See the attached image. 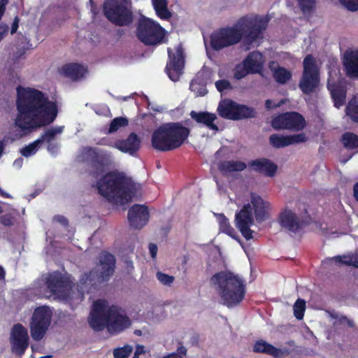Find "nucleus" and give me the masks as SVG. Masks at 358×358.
Instances as JSON below:
<instances>
[{
    "label": "nucleus",
    "instance_id": "nucleus-1",
    "mask_svg": "<svg viewBox=\"0 0 358 358\" xmlns=\"http://www.w3.org/2000/svg\"><path fill=\"white\" fill-rule=\"evenodd\" d=\"M16 108L15 124L25 134L50 125L58 115L55 101L42 91L29 87H17Z\"/></svg>",
    "mask_w": 358,
    "mask_h": 358
},
{
    "label": "nucleus",
    "instance_id": "nucleus-2",
    "mask_svg": "<svg viewBox=\"0 0 358 358\" xmlns=\"http://www.w3.org/2000/svg\"><path fill=\"white\" fill-rule=\"evenodd\" d=\"M267 21L257 15H245L240 17L233 26L220 28L211 34L210 45L215 51H220L238 44L241 41L246 49L258 40L263 38Z\"/></svg>",
    "mask_w": 358,
    "mask_h": 358
},
{
    "label": "nucleus",
    "instance_id": "nucleus-3",
    "mask_svg": "<svg viewBox=\"0 0 358 358\" xmlns=\"http://www.w3.org/2000/svg\"><path fill=\"white\" fill-rule=\"evenodd\" d=\"M88 321L91 328L96 331L106 327L110 332L117 333L131 325L125 310L117 305L108 306L105 299H97L93 303Z\"/></svg>",
    "mask_w": 358,
    "mask_h": 358
},
{
    "label": "nucleus",
    "instance_id": "nucleus-4",
    "mask_svg": "<svg viewBox=\"0 0 358 358\" xmlns=\"http://www.w3.org/2000/svg\"><path fill=\"white\" fill-rule=\"evenodd\" d=\"M100 195L108 202L124 205L131 201L134 195V185L131 179L118 171L106 173L96 182Z\"/></svg>",
    "mask_w": 358,
    "mask_h": 358
},
{
    "label": "nucleus",
    "instance_id": "nucleus-5",
    "mask_svg": "<svg viewBox=\"0 0 358 358\" xmlns=\"http://www.w3.org/2000/svg\"><path fill=\"white\" fill-rule=\"evenodd\" d=\"M221 303L227 308L238 306L244 299L246 285L244 279L230 271L215 273L210 279Z\"/></svg>",
    "mask_w": 358,
    "mask_h": 358
},
{
    "label": "nucleus",
    "instance_id": "nucleus-6",
    "mask_svg": "<svg viewBox=\"0 0 358 358\" xmlns=\"http://www.w3.org/2000/svg\"><path fill=\"white\" fill-rule=\"evenodd\" d=\"M189 128L181 122H167L154 130L151 137L153 148L160 152H168L179 148L188 138Z\"/></svg>",
    "mask_w": 358,
    "mask_h": 358
},
{
    "label": "nucleus",
    "instance_id": "nucleus-7",
    "mask_svg": "<svg viewBox=\"0 0 358 358\" xmlns=\"http://www.w3.org/2000/svg\"><path fill=\"white\" fill-rule=\"evenodd\" d=\"M116 259L111 253L103 251L99 259L100 268L92 269L89 273H85L80 279L82 285L96 287L107 282L115 273Z\"/></svg>",
    "mask_w": 358,
    "mask_h": 358
},
{
    "label": "nucleus",
    "instance_id": "nucleus-8",
    "mask_svg": "<svg viewBox=\"0 0 358 358\" xmlns=\"http://www.w3.org/2000/svg\"><path fill=\"white\" fill-rule=\"evenodd\" d=\"M103 12L108 21L116 26H129L134 21L131 0H105Z\"/></svg>",
    "mask_w": 358,
    "mask_h": 358
},
{
    "label": "nucleus",
    "instance_id": "nucleus-9",
    "mask_svg": "<svg viewBox=\"0 0 358 358\" xmlns=\"http://www.w3.org/2000/svg\"><path fill=\"white\" fill-rule=\"evenodd\" d=\"M136 36L146 45H156L166 42L165 29L154 20L143 17L138 21Z\"/></svg>",
    "mask_w": 358,
    "mask_h": 358
},
{
    "label": "nucleus",
    "instance_id": "nucleus-10",
    "mask_svg": "<svg viewBox=\"0 0 358 358\" xmlns=\"http://www.w3.org/2000/svg\"><path fill=\"white\" fill-rule=\"evenodd\" d=\"M80 161L88 164L96 175L103 173L112 164L110 154L95 147L83 148L79 155Z\"/></svg>",
    "mask_w": 358,
    "mask_h": 358
},
{
    "label": "nucleus",
    "instance_id": "nucleus-11",
    "mask_svg": "<svg viewBox=\"0 0 358 358\" xmlns=\"http://www.w3.org/2000/svg\"><path fill=\"white\" fill-rule=\"evenodd\" d=\"M303 71L299 80V87L303 94H309L313 92L320 83V73L315 60L312 55L305 57Z\"/></svg>",
    "mask_w": 358,
    "mask_h": 358
},
{
    "label": "nucleus",
    "instance_id": "nucleus-12",
    "mask_svg": "<svg viewBox=\"0 0 358 358\" xmlns=\"http://www.w3.org/2000/svg\"><path fill=\"white\" fill-rule=\"evenodd\" d=\"M271 126L275 130H288L292 132H299L305 129L306 121L301 113L296 111H289L273 117L271 120Z\"/></svg>",
    "mask_w": 358,
    "mask_h": 358
},
{
    "label": "nucleus",
    "instance_id": "nucleus-13",
    "mask_svg": "<svg viewBox=\"0 0 358 358\" xmlns=\"http://www.w3.org/2000/svg\"><path fill=\"white\" fill-rule=\"evenodd\" d=\"M52 320V312L46 306L35 309L30 322V334L34 341L41 340L45 335Z\"/></svg>",
    "mask_w": 358,
    "mask_h": 358
},
{
    "label": "nucleus",
    "instance_id": "nucleus-14",
    "mask_svg": "<svg viewBox=\"0 0 358 358\" xmlns=\"http://www.w3.org/2000/svg\"><path fill=\"white\" fill-rule=\"evenodd\" d=\"M168 60L165 67V72L173 82H176L184 73L185 64V55L182 43H179L173 51L169 48Z\"/></svg>",
    "mask_w": 358,
    "mask_h": 358
},
{
    "label": "nucleus",
    "instance_id": "nucleus-15",
    "mask_svg": "<svg viewBox=\"0 0 358 358\" xmlns=\"http://www.w3.org/2000/svg\"><path fill=\"white\" fill-rule=\"evenodd\" d=\"M10 343L11 351L18 357L24 355L29 345L27 329L20 323L13 326L10 331Z\"/></svg>",
    "mask_w": 358,
    "mask_h": 358
},
{
    "label": "nucleus",
    "instance_id": "nucleus-16",
    "mask_svg": "<svg viewBox=\"0 0 358 358\" xmlns=\"http://www.w3.org/2000/svg\"><path fill=\"white\" fill-rule=\"evenodd\" d=\"M45 285L51 295L63 297L69 287V281L59 272H54L48 275Z\"/></svg>",
    "mask_w": 358,
    "mask_h": 358
},
{
    "label": "nucleus",
    "instance_id": "nucleus-17",
    "mask_svg": "<svg viewBox=\"0 0 358 358\" xmlns=\"http://www.w3.org/2000/svg\"><path fill=\"white\" fill-rule=\"evenodd\" d=\"M307 141L308 137L304 133L287 136L273 134L269 137V143L275 148H282L291 145L305 143Z\"/></svg>",
    "mask_w": 358,
    "mask_h": 358
},
{
    "label": "nucleus",
    "instance_id": "nucleus-18",
    "mask_svg": "<svg viewBox=\"0 0 358 358\" xmlns=\"http://www.w3.org/2000/svg\"><path fill=\"white\" fill-rule=\"evenodd\" d=\"M141 145V138L134 132H131L126 139L116 141L114 147L122 152L134 156L139 150Z\"/></svg>",
    "mask_w": 358,
    "mask_h": 358
},
{
    "label": "nucleus",
    "instance_id": "nucleus-19",
    "mask_svg": "<svg viewBox=\"0 0 358 358\" xmlns=\"http://www.w3.org/2000/svg\"><path fill=\"white\" fill-rule=\"evenodd\" d=\"M327 88L336 108H339L345 103L348 88L345 82L338 80L330 83L328 81Z\"/></svg>",
    "mask_w": 358,
    "mask_h": 358
},
{
    "label": "nucleus",
    "instance_id": "nucleus-20",
    "mask_svg": "<svg viewBox=\"0 0 358 358\" xmlns=\"http://www.w3.org/2000/svg\"><path fill=\"white\" fill-rule=\"evenodd\" d=\"M248 166L255 172L267 177H273L278 170L277 165L266 158H259L248 162Z\"/></svg>",
    "mask_w": 358,
    "mask_h": 358
},
{
    "label": "nucleus",
    "instance_id": "nucleus-21",
    "mask_svg": "<svg viewBox=\"0 0 358 358\" xmlns=\"http://www.w3.org/2000/svg\"><path fill=\"white\" fill-rule=\"evenodd\" d=\"M59 71L64 77L77 81L84 78L87 72V68L78 63H69L63 65Z\"/></svg>",
    "mask_w": 358,
    "mask_h": 358
},
{
    "label": "nucleus",
    "instance_id": "nucleus-22",
    "mask_svg": "<svg viewBox=\"0 0 358 358\" xmlns=\"http://www.w3.org/2000/svg\"><path fill=\"white\" fill-rule=\"evenodd\" d=\"M243 64L248 68L250 73H259L264 67V55L259 51L251 52L243 60Z\"/></svg>",
    "mask_w": 358,
    "mask_h": 358
},
{
    "label": "nucleus",
    "instance_id": "nucleus-23",
    "mask_svg": "<svg viewBox=\"0 0 358 358\" xmlns=\"http://www.w3.org/2000/svg\"><path fill=\"white\" fill-rule=\"evenodd\" d=\"M252 350L254 352L266 354L274 358H282L287 354V350L278 348L262 339L255 343Z\"/></svg>",
    "mask_w": 358,
    "mask_h": 358
},
{
    "label": "nucleus",
    "instance_id": "nucleus-24",
    "mask_svg": "<svg viewBox=\"0 0 358 358\" xmlns=\"http://www.w3.org/2000/svg\"><path fill=\"white\" fill-rule=\"evenodd\" d=\"M189 115L197 124L205 126L214 131L218 130V127L215 124V121L217 120V116L215 113L208 111L196 112L192 110Z\"/></svg>",
    "mask_w": 358,
    "mask_h": 358
},
{
    "label": "nucleus",
    "instance_id": "nucleus-25",
    "mask_svg": "<svg viewBox=\"0 0 358 358\" xmlns=\"http://www.w3.org/2000/svg\"><path fill=\"white\" fill-rule=\"evenodd\" d=\"M149 210L145 205L134 204L128 210V220L130 224L138 222L146 224L149 221Z\"/></svg>",
    "mask_w": 358,
    "mask_h": 358
},
{
    "label": "nucleus",
    "instance_id": "nucleus-26",
    "mask_svg": "<svg viewBox=\"0 0 358 358\" xmlns=\"http://www.w3.org/2000/svg\"><path fill=\"white\" fill-rule=\"evenodd\" d=\"M346 74L350 78L358 77V51H346L343 55Z\"/></svg>",
    "mask_w": 358,
    "mask_h": 358
},
{
    "label": "nucleus",
    "instance_id": "nucleus-27",
    "mask_svg": "<svg viewBox=\"0 0 358 358\" xmlns=\"http://www.w3.org/2000/svg\"><path fill=\"white\" fill-rule=\"evenodd\" d=\"M238 103L231 99H224L217 107L219 115L224 119L235 120Z\"/></svg>",
    "mask_w": 358,
    "mask_h": 358
},
{
    "label": "nucleus",
    "instance_id": "nucleus-28",
    "mask_svg": "<svg viewBox=\"0 0 358 358\" xmlns=\"http://www.w3.org/2000/svg\"><path fill=\"white\" fill-rule=\"evenodd\" d=\"M252 209L257 222H262L267 216L268 203L265 202L259 196L252 194Z\"/></svg>",
    "mask_w": 358,
    "mask_h": 358
},
{
    "label": "nucleus",
    "instance_id": "nucleus-29",
    "mask_svg": "<svg viewBox=\"0 0 358 358\" xmlns=\"http://www.w3.org/2000/svg\"><path fill=\"white\" fill-rule=\"evenodd\" d=\"M220 173L225 176L235 171H242L247 167V164L241 161L224 160L221 161L217 165Z\"/></svg>",
    "mask_w": 358,
    "mask_h": 358
},
{
    "label": "nucleus",
    "instance_id": "nucleus-30",
    "mask_svg": "<svg viewBox=\"0 0 358 358\" xmlns=\"http://www.w3.org/2000/svg\"><path fill=\"white\" fill-rule=\"evenodd\" d=\"M278 65L275 62L269 63V69L273 72V76L275 81L280 84H285L292 78V73L289 71L284 67L278 66L275 68L274 66Z\"/></svg>",
    "mask_w": 358,
    "mask_h": 358
},
{
    "label": "nucleus",
    "instance_id": "nucleus-31",
    "mask_svg": "<svg viewBox=\"0 0 358 358\" xmlns=\"http://www.w3.org/2000/svg\"><path fill=\"white\" fill-rule=\"evenodd\" d=\"M236 224H254L253 209L250 203L245 204L235 215Z\"/></svg>",
    "mask_w": 358,
    "mask_h": 358
},
{
    "label": "nucleus",
    "instance_id": "nucleus-32",
    "mask_svg": "<svg viewBox=\"0 0 358 358\" xmlns=\"http://www.w3.org/2000/svg\"><path fill=\"white\" fill-rule=\"evenodd\" d=\"M331 318L334 319L335 321L333 322V327L338 330L339 329H345L346 328H354L355 323L352 320L349 319L345 315H340L336 312L333 311L329 313Z\"/></svg>",
    "mask_w": 358,
    "mask_h": 358
},
{
    "label": "nucleus",
    "instance_id": "nucleus-33",
    "mask_svg": "<svg viewBox=\"0 0 358 358\" xmlns=\"http://www.w3.org/2000/svg\"><path fill=\"white\" fill-rule=\"evenodd\" d=\"M202 76V73H198L189 85L190 90L194 92L196 96H204L207 93L206 83L203 81Z\"/></svg>",
    "mask_w": 358,
    "mask_h": 358
},
{
    "label": "nucleus",
    "instance_id": "nucleus-34",
    "mask_svg": "<svg viewBox=\"0 0 358 358\" xmlns=\"http://www.w3.org/2000/svg\"><path fill=\"white\" fill-rule=\"evenodd\" d=\"M345 112L352 122L358 123V94L354 95L350 99L345 107Z\"/></svg>",
    "mask_w": 358,
    "mask_h": 358
},
{
    "label": "nucleus",
    "instance_id": "nucleus-35",
    "mask_svg": "<svg viewBox=\"0 0 358 358\" xmlns=\"http://www.w3.org/2000/svg\"><path fill=\"white\" fill-rule=\"evenodd\" d=\"M157 15L162 20H168L171 17V13L167 7V0H152Z\"/></svg>",
    "mask_w": 358,
    "mask_h": 358
},
{
    "label": "nucleus",
    "instance_id": "nucleus-36",
    "mask_svg": "<svg viewBox=\"0 0 358 358\" xmlns=\"http://www.w3.org/2000/svg\"><path fill=\"white\" fill-rule=\"evenodd\" d=\"M341 142L347 150L358 148V135L352 132H345L341 138Z\"/></svg>",
    "mask_w": 358,
    "mask_h": 358
},
{
    "label": "nucleus",
    "instance_id": "nucleus-37",
    "mask_svg": "<svg viewBox=\"0 0 358 358\" xmlns=\"http://www.w3.org/2000/svg\"><path fill=\"white\" fill-rule=\"evenodd\" d=\"M256 115L257 112L254 108L238 103L235 120L250 119L255 117Z\"/></svg>",
    "mask_w": 358,
    "mask_h": 358
},
{
    "label": "nucleus",
    "instance_id": "nucleus-38",
    "mask_svg": "<svg viewBox=\"0 0 358 358\" xmlns=\"http://www.w3.org/2000/svg\"><path fill=\"white\" fill-rule=\"evenodd\" d=\"M279 224H300L299 217L294 211L285 208L279 215Z\"/></svg>",
    "mask_w": 358,
    "mask_h": 358
},
{
    "label": "nucleus",
    "instance_id": "nucleus-39",
    "mask_svg": "<svg viewBox=\"0 0 358 358\" xmlns=\"http://www.w3.org/2000/svg\"><path fill=\"white\" fill-rule=\"evenodd\" d=\"M306 225H281L280 231L289 234L294 238H301L305 232L304 227Z\"/></svg>",
    "mask_w": 358,
    "mask_h": 358
},
{
    "label": "nucleus",
    "instance_id": "nucleus-40",
    "mask_svg": "<svg viewBox=\"0 0 358 358\" xmlns=\"http://www.w3.org/2000/svg\"><path fill=\"white\" fill-rule=\"evenodd\" d=\"M63 127L50 128L42 134L38 140L40 141L41 144L43 142H52L55 138L57 134H61L63 131Z\"/></svg>",
    "mask_w": 358,
    "mask_h": 358
},
{
    "label": "nucleus",
    "instance_id": "nucleus-41",
    "mask_svg": "<svg viewBox=\"0 0 358 358\" xmlns=\"http://www.w3.org/2000/svg\"><path fill=\"white\" fill-rule=\"evenodd\" d=\"M303 14H312L316 8V0H296Z\"/></svg>",
    "mask_w": 358,
    "mask_h": 358
},
{
    "label": "nucleus",
    "instance_id": "nucleus-42",
    "mask_svg": "<svg viewBox=\"0 0 358 358\" xmlns=\"http://www.w3.org/2000/svg\"><path fill=\"white\" fill-rule=\"evenodd\" d=\"M128 124L129 121L127 118L124 117H115L110 122L108 133H114L121 127L127 126Z\"/></svg>",
    "mask_w": 358,
    "mask_h": 358
},
{
    "label": "nucleus",
    "instance_id": "nucleus-43",
    "mask_svg": "<svg viewBox=\"0 0 358 358\" xmlns=\"http://www.w3.org/2000/svg\"><path fill=\"white\" fill-rule=\"evenodd\" d=\"M294 315L297 320H302L306 310V301L303 299H298L294 304Z\"/></svg>",
    "mask_w": 358,
    "mask_h": 358
},
{
    "label": "nucleus",
    "instance_id": "nucleus-44",
    "mask_svg": "<svg viewBox=\"0 0 358 358\" xmlns=\"http://www.w3.org/2000/svg\"><path fill=\"white\" fill-rule=\"evenodd\" d=\"M20 216L15 212L13 211L2 215L1 221V224H20L21 222H24V220L22 219L20 220Z\"/></svg>",
    "mask_w": 358,
    "mask_h": 358
},
{
    "label": "nucleus",
    "instance_id": "nucleus-45",
    "mask_svg": "<svg viewBox=\"0 0 358 358\" xmlns=\"http://www.w3.org/2000/svg\"><path fill=\"white\" fill-rule=\"evenodd\" d=\"M133 351V348L129 345L117 348L113 350L114 358H128Z\"/></svg>",
    "mask_w": 358,
    "mask_h": 358
},
{
    "label": "nucleus",
    "instance_id": "nucleus-46",
    "mask_svg": "<svg viewBox=\"0 0 358 358\" xmlns=\"http://www.w3.org/2000/svg\"><path fill=\"white\" fill-rule=\"evenodd\" d=\"M40 141L38 139L21 149L20 153L25 157L34 155L38 150Z\"/></svg>",
    "mask_w": 358,
    "mask_h": 358
},
{
    "label": "nucleus",
    "instance_id": "nucleus-47",
    "mask_svg": "<svg viewBox=\"0 0 358 358\" xmlns=\"http://www.w3.org/2000/svg\"><path fill=\"white\" fill-rule=\"evenodd\" d=\"M317 231L322 236H326L327 238L330 237H338L339 234L337 232L336 229H334V227L331 225L330 228L326 225V227L323 228L322 225H317ZM340 234H342L340 233Z\"/></svg>",
    "mask_w": 358,
    "mask_h": 358
},
{
    "label": "nucleus",
    "instance_id": "nucleus-48",
    "mask_svg": "<svg viewBox=\"0 0 358 358\" xmlns=\"http://www.w3.org/2000/svg\"><path fill=\"white\" fill-rule=\"evenodd\" d=\"M157 278L162 284L164 285H171L174 281L173 276L169 275L160 271L157 273Z\"/></svg>",
    "mask_w": 358,
    "mask_h": 358
},
{
    "label": "nucleus",
    "instance_id": "nucleus-49",
    "mask_svg": "<svg viewBox=\"0 0 358 358\" xmlns=\"http://www.w3.org/2000/svg\"><path fill=\"white\" fill-rule=\"evenodd\" d=\"M249 73H250V72H249L248 68L243 64V66H237L236 67L234 77L237 80H241Z\"/></svg>",
    "mask_w": 358,
    "mask_h": 358
},
{
    "label": "nucleus",
    "instance_id": "nucleus-50",
    "mask_svg": "<svg viewBox=\"0 0 358 358\" xmlns=\"http://www.w3.org/2000/svg\"><path fill=\"white\" fill-rule=\"evenodd\" d=\"M339 1L350 11L355 12L358 10V1L357 0H339Z\"/></svg>",
    "mask_w": 358,
    "mask_h": 358
},
{
    "label": "nucleus",
    "instance_id": "nucleus-51",
    "mask_svg": "<svg viewBox=\"0 0 358 358\" xmlns=\"http://www.w3.org/2000/svg\"><path fill=\"white\" fill-rule=\"evenodd\" d=\"M220 229L228 234L229 236L235 240L239 239L238 232L231 227V225H220Z\"/></svg>",
    "mask_w": 358,
    "mask_h": 358
},
{
    "label": "nucleus",
    "instance_id": "nucleus-52",
    "mask_svg": "<svg viewBox=\"0 0 358 358\" xmlns=\"http://www.w3.org/2000/svg\"><path fill=\"white\" fill-rule=\"evenodd\" d=\"M250 226L251 225H236L241 234L246 240L252 238L253 231L250 229Z\"/></svg>",
    "mask_w": 358,
    "mask_h": 358
},
{
    "label": "nucleus",
    "instance_id": "nucleus-53",
    "mask_svg": "<svg viewBox=\"0 0 358 358\" xmlns=\"http://www.w3.org/2000/svg\"><path fill=\"white\" fill-rule=\"evenodd\" d=\"M215 87L217 90L222 92L225 90H229L231 88V83L227 80H219L215 82Z\"/></svg>",
    "mask_w": 358,
    "mask_h": 358
},
{
    "label": "nucleus",
    "instance_id": "nucleus-54",
    "mask_svg": "<svg viewBox=\"0 0 358 358\" xmlns=\"http://www.w3.org/2000/svg\"><path fill=\"white\" fill-rule=\"evenodd\" d=\"M179 345L176 352L171 353L174 354L176 357H171V358H183L187 355V348L181 343H179Z\"/></svg>",
    "mask_w": 358,
    "mask_h": 358
},
{
    "label": "nucleus",
    "instance_id": "nucleus-55",
    "mask_svg": "<svg viewBox=\"0 0 358 358\" xmlns=\"http://www.w3.org/2000/svg\"><path fill=\"white\" fill-rule=\"evenodd\" d=\"M149 251L152 259H155L157 253V246L156 244L150 243L148 245Z\"/></svg>",
    "mask_w": 358,
    "mask_h": 358
},
{
    "label": "nucleus",
    "instance_id": "nucleus-56",
    "mask_svg": "<svg viewBox=\"0 0 358 358\" xmlns=\"http://www.w3.org/2000/svg\"><path fill=\"white\" fill-rule=\"evenodd\" d=\"M19 22H20V19H19L18 16H15L14 17L13 22L11 25V28H10V34H14L15 33H16V31L19 27Z\"/></svg>",
    "mask_w": 358,
    "mask_h": 358
},
{
    "label": "nucleus",
    "instance_id": "nucleus-57",
    "mask_svg": "<svg viewBox=\"0 0 358 358\" xmlns=\"http://www.w3.org/2000/svg\"><path fill=\"white\" fill-rule=\"evenodd\" d=\"M350 259H352V256L343 255V256H336L335 257V260L336 262L341 264H345V262L349 261Z\"/></svg>",
    "mask_w": 358,
    "mask_h": 358
},
{
    "label": "nucleus",
    "instance_id": "nucleus-58",
    "mask_svg": "<svg viewBox=\"0 0 358 358\" xmlns=\"http://www.w3.org/2000/svg\"><path fill=\"white\" fill-rule=\"evenodd\" d=\"M52 221L57 224H68V220L63 215L55 216Z\"/></svg>",
    "mask_w": 358,
    "mask_h": 358
},
{
    "label": "nucleus",
    "instance_id": "nucleus-59",
    "mask_svg": "<svg viewBox=\"0 0 358 358\" xmlns=\"http://www.w3.org/2000/svg\"><path fill=\"white\" fill-rule=\"evenodd\" d=\"M48 150L51 153L57 152L58 150V145L57 143L50 142L48 143Z\"/></svg>",
    "mask_w": 358,
    "mask_h": 358
},
{
    "label": "nucleus",
    "instance_id": "nucleus-60",
    "mask_svg": "<svg viewBox=\"0 0 358 358\" xmlns=\"http://www.w3.org/2000/svg\"><path fill=\"white\" fill-rule=\"evenodd\" d=\"M345 265L347 266H353L356 268H358V257L352 256V259L345 262Z\"/></svg>",
    "mask_w": 358,
    "mask_h": 358
},
{
    "label": "nucleus",
    "instance_id": "nucleus-61",
    "mask_svg": "<svg viewBox=\"0 0 358 358\" xmlns=\"http://www.w3.org/2000/svg\"><path fill=\"white\" fill-rule=\"evenodd\" d=\"M216 216L217 221L218 222L219 224H229L228 219L224 214H217Z\"/></svg>",
    "mask_w": 358,
    "mask_h": 358
},
{
    "label": "nucleus",
    "instance_id": "nucleus-62",
    "mask_svg": "<svg viewBox=\"0 0 358 358\" xmlns=\"http://www.w3.org/2000/svg\"><path fill=\"white\" fill-rule=\"evenodd\" d=\"M145 352V348L143 345H137L134 355L139 356L140 355Z\"/></svg>",
    "mask_w": 358,
    "mask_h": 358
},
{
    "label": "nucleus",
    "instance_id": "nucleus-63",
    "mask_svg": "<svg viewBox=\"0 0 358 358\" xmlns=\"http://www.w3.org/2000/svg\"><path fill=\"white\" fill-rule=\"evenodd\" d=\"M8 31V27L6 24L0 26V35L5 37Z\"/></svg>",
    "mask_w": 358,
    "mask_h": 358
},
{
    "label": "nucleus",
    "instance_id": "nucleus-64",
    "mask_svg": "<svg viewBox=\"0 0 358 358\" xmlns=\"http://www.w3.org/2000/svg\"><path fill=\"white\" fill-rule=\"evenodd\" d=\"M353 193L355 199L358 201V182L354 185Z\"/></svg>",
    "mask_w": 358,
    "mask_h": 358
}]
</instances>
